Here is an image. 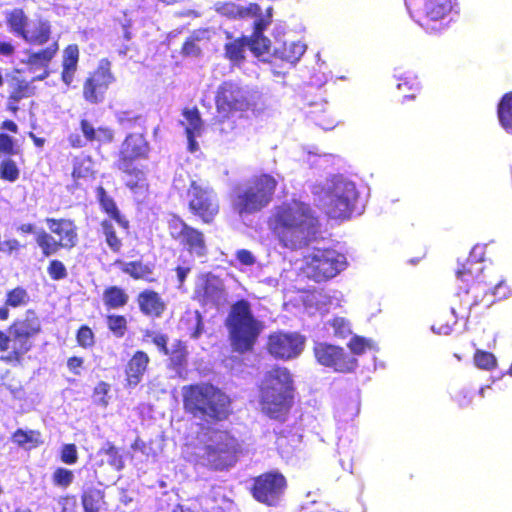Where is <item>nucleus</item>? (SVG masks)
I'll return each mask as SVG.
<instances>
[{
    "mask_svg": "<svg viewBox=\"0 0 512 512\" xmlns=\"http://www.w3.org/2000/svg\"><path fill=\"white\" fill-rule=\"evenodd\" d=\"M149 364V355L143 350H136L125 364V387L135 388L138 386L148 371Z\"/></svg>",
    "mask_w": 512,
    "mask_h": 512,
    "instance_id": "obj_26",
    "label": "nucleus"
},
{
    "mask_svg": "<svg viewBox=\"0 0 512 512\" xmlns=\"http://www.w3.org/2000/svg\"><path fill=\"white\" fill-rule=\"evenodd\" d=\"M36 93L32 80L14 77L11 82V90L8 96V110L13 113L18 111L17 103L23 99L30 98Z\"/></svg>",
    "mask_w": 512,
    "mask_h": 512,
    "instance_id": "obj_29",
    "label": "nucleus"
},
{
    "mask_svg": "<svg viewBox=\"0 0 512 512\" xmlns=\"http://www.w3.org/2000/svg\"><path fill=\"white\" fill-rule=\"evenodd\" d=\"M247 37L242 36L225 44V57L234 64H241L245 59Z\"/></svg>",
    "mask_w": 512,
    "mask_h": 512,
    "instance_id": "obj_43",
    "label": "nucleus"
},
{
    "mask_svg": "<svg viewBox=\"0 0 512 512\" xmlns=\"http://www.w3.org/2000/svg\"><path fill=\"white\" fill-rule=\"evenodd\" d=\"M483 247L474 246L463 263L456 270L458 280L457 292L449 310L437 315L432 330L437 334L447 335L473 306L480 305L488 292L491 269L483 265Z\"/></svg>",
    "mask_w": 512,
    "mask_h": 512,
    "instance_id": "obj_1",
    "label": "nucleus"
},
{
    "mask_svg": "<svg viewBox=\"0 0 512 512\" xmlns=\"http://www.w3.org/2000/svg\"><path fill=\"white\" fill-rule=\"evenodd\" d=\"M278 180L269 173L252 176L244 185L234 188L230 208L239 217L262 212L274 199Z\"/></svg>",
    "mask_w": 512,
    "mask_h": 512,
    "instance_id": "obj_8",
    "label": "nucleus"
},
{
    "mask_svg": "<svg viewBox=\"0 0 512 512\" xmlns=\"http://www.w3.org/2000/svg\"><path fill=\"white\" fill-rule=\"evenodd\" d=\"M260 95L258 91L239 80H225L215 92L217 115L213 118L215 129L221 134H231L237 129L234 115L239 117L257 108Z\"/></svg>",
    "mask_w": 512,
    "mask_h": 512,
    "instance_id": "obj_4",
    "label": "nucleus"
},
{
    "mask_svg": "<svg viewBox=\"0 0 512 512\" xmlns=\"http://www.w3.org/2000/svg\"><path fill=\"white\" fill-rule=\"evenodd\" d=\"M6 23L9 30L19 37L25 36L28 17L22 8H14L6 14Z\"/></svg>",
    "mask_w": 512,
    "mask_h": 512,
    "instance_id": "obj_41",
    "label": "nucleus"
},
{
    "mask_svg": "<svg viewBox=\"0 0 512 512\" xmlns=\"http://www.w3.org/2000/svg\"><path fill=\"white\" fill-rule=\"evenodd\" d=\"M305 338L297 332L276 331L268 335L267 352L275 359L296 358L304 348Z\"/></svg>",
    "mask_w": 512,
    "mask_h": 512,
    "instance_id": "obj_21",
    "label": "nucleus"
},
{
    "mask_svg": "<svg viewBox=\"0 0 512 512\" xmlns=\"http://www.w3.org/2000/svg\"><path fill=\"white\" fill-rule=\"evenodd\" d=\"M150 151V143L142 132L128 133L120 145L115 168L133 193H144L149 189L146 168L141 161L149 159Z\"/></svg>",
    "mask_w": 512,
    "mask_h": 512,
    "instance_id": "obj_6",
    "label": "nucleus"
},
{
    "mask_svg": "<svg viewBox=\"0 0 512 512\" xmlns=\"http://www.w3.org/2000/svg\"><path fill=\"white\" fill-rule=\"evenodd\" d=\"M182 115L187 121L185 133L191 145L195 144V137L199 136L203 130V121L201 119L199 109L194 106L191 108H184Z\"/></svg>",
    "mask_w": 512,
    "mask_h": 512,
    "instance_id": "obj_36",
    "label": "nucleus"
},
{
    "mask_svg": "<svg viewBox=\"0 0 512 512\" xmlns=\"http://www.w3.org/2000/svg\"><path fill=\"white\" fill-rule=\"evenodd\" d=\"M474 364L482 370H493L497 366V360L493 353L477 349L473 356Z\"/></svg>",
    "mask_w": 512,
    "mask_h": 512,
    "instance_id": "obj_52",
    "label": "nucleus"
},
{
    "mask_svg": "<svg viewBox=\"0 0 512 512\" xmlns=\"http://www.w3.org/2000/svg\"><path fill=\"white\" fill-rule=\"evenodd\" d=\"M167 230L170 238L190 255L203 257L207 254V243L203 231L188 224L180 215L170 214Z\"/></svg>",
    "mask_w": 512,
    "mask_h": 512,
    "instance_id": "obj_17",
    "label": "nucleus"
},
{
    "mask_svg": "<svg viewBox=\"0 0 512 512\" xmlns=\"http://www.w3.org/2000/svg\"><path fill=\"white\" fill-rule=\"evenodd\" d=\"M287 488L285 475L278 470H270L254 477L249 491L257 502L276 507L282 501Z\"/></svg>",
    "mask_w": 512,
    "mask_h": 512,
    "instance_id": "obj_16",
    "label": "nucleus"
},
{
    "mask_svg": "<svg viewBox=\"0 0 512 512\" xmlns=\"http://www.w3.org/2000/svg\"><path fill=\"white\" fill-rule=\"evenodd\" d=\"M30 301V296L26 288L22 286L14 287L6 292L5 305L10 308L26 306Z\"/></svg>",
    "mask_w": 512,
    "mask_h": 512,
    "instance_id": "obj_46",
    "label": "nucleus"
},
{
    "mask_svg": "<svg viewBox=\"0 0 512 512\" xmlns=\"http://www.w3.org/2000/svg\"><path fill=\"white\" fill-rule=\"evenodd\" d=\"M272 11L273 7L269 6L266 8L265 13L262 11L260 15L254 16L256 20L253 24V32L249 38H247V47L256 55L260 56L269 51L270 41L263 35V32L272 22Z\"/></svg>",
    "mask_w": 512,
    "mask_h": 512,
    "instance_id": "obj_25",
    "label": "nucleus"
},
{
    "mask_svg": "<svg viewBox=\"0 0 512 512\" xmlns=\"http://www.w3.org/2000/svg\"><path fill=\"white\" fill-rule=\"evenodd\" d=\"M20 178V168L11 157L0 161V179L4 182L14 183Z\"/></svg>",
    "mask_w": 512,
    "mask_h": 512,
    "instance_id": "obj_47",
    "label": "nucleus"
},
{
    "mask_svg": "<svg viewBox=\"0 0 512 512\" xmlns=\"http://www.w3.org/2000/svg\"><path fill=\"white\" fill-rule=\"evenodd\" d=\"M106 493L104 489L89 486L82 490L80 499L84 512H101L106 509Z\"/></svg>",
    "mask_w": 512,
    "mask_h": 512,
    "instance_id": "obj_33",
    "label": "nucleus"
},
{
    "mask_svg": "<svg viewBox=\"0 0 512 512\" xmlns=\"http://www.w3.org/2000/svg\"><path fill=\"white\" fill-rule=\"evenodd\" d=\"M100 453L107 456V463L114 470L121 471L124 468L125 462L123 456L112 442H106L105 446L101 448Z\"/></svg>",
    "mask_w": 512,
    "mask_h": 512,
    "instance_id": "obj_49",
    "label": "nucleus"
},
{
    "mask_svg": "<svg viewBox=\"0 0 512 512\" xmlns=\"http://www.w3.org/2000/svg\"><path fill=\"white\" fill-rule=\"evenodd\" d=\"M115 264L119 265L121 271L129 275L133 280H141L148 283L157 282V278L153 276L154 267L151 264H145L140 260L130 262H122L121 260H116Z\"/></svg>",
    "mask_w": 512,
    "mask_h": 512,
    "instance_id": "obj_30",
    "label": "nucleus"
},
{
    "mask_svg": "<svg viewBox=\"0 0 512 512\" xmlns=\"http://www.w3.org/2000/svg\"><path fill=\"white\" fill-rule=\"evenodd\" d=\"M79 125L84 139L77 134H70L68 136V142L73 148H82L87 143L93 142H96L99 145H107L115 140V132L108 126H99L98 128H95L93 123L86 118H82Z\"/></svg>",
    "mask_w": 512,
    "mask_h": 512,
    "instance_id": "obj_23",
    "label": "nucleus"
},
{
    "mask_svg": "<svg viewBox=\"0 0 512 512\" xmlns=\"http://www.w3.org/2000/svg\"><path fill=\"white\" fill-rule=\"evenodd\" d=\"M209 443L203 453L195 459V464L213 471H223L234 466L238 460L240 444L227 430L213 429Z\"/></svg>",
    "mask_w": 512,
    "mask_h": 512,
    "instance_id": "obj_10",
    "label": "nucleus"
},
{
    "mask_svg": "<svg viewBox=\"0 0 512 512\" xmlns=\"http://www.w3.org/2000/svg\"><path fill=\"white\" fill-rule=\"evenodd\" d=\"M110 391V384L105 381H99L93 389V397L96 403L103 407H107L109 404L108 394Z\"/></svg>",
    "mask_w": 512,
    "mask_h": 512,
    "instance_id": "obj_57",
    "label": "nucleus"
},
{
    "mask_svg": "<svg viewBox=\"0 0 512 512\" xmlns=\"http://www.w3.org/2000/svg\"><path fill=\"white\" fill-rule=\"evenodd\" d=\"M90 155L80 154L72 159L71 177L75 186L80 187L96 179L97 171Z\"/></svg>",
    "mask_w": 512,
    "mask_h": 512,
    "instance_id": "obj_27",
    "label": "nucleus"
},
{
    "mask_svg": "<svg viewBox=\"0 0 512 512\" xmlns=\"http://www.w3.org/2000/svg\"><path fill=\"white\" fill-rule=\"evenodd\" d=\"M181 396L185 413L207 424L224 422L232 414L230 396L210 382L184 385Z\"/></svg>",
    "mask_w": 512,
    "mask_h": 512,
    "instance_id": "obj_3",
    "label": "nucleus"
},
{
    "mask_svg": "<svg viewBox=\"0 0 512 512\" xmlns=\"http://www.w3.org/2000/svg\"><path fill=\"white\" fill-rule=\"evenodd\" d=\"M206 29L194 31L183 43L181 47V54L184 57H199L201 56L202 50L199 46V42L206 39Z\"/></svg>",
    "mask_w": 512,
    "mask_h": 512,
    "instance_id": "obj_44",
    "label": "nucleus"
},
{
    "mask_svg": "<svg viewBox=\"0 0 512 512\" xmlns=\"http://www.w3.org/2000/svg\"><path fill=\"white\" fill-rule=\"evenodd\" d=\"M225 326L231 347L239 354L253 351L264 328L263 323L255 318L251 304L246 299H239L231 305Z\"/></svg>",
    "mask_w": 512,
    "mask_h": 512,
    "instance_id": "obj_9",
    "label": "nucleus"
},
{
    "mask_svg": "<svg viewBox=\"0 0 512 512\" xmlns=\"http://www.w3.org/2000/svg\"><path fill=\"white\" fill-rule=\"evenodd\" d=\"M39 437L40 432L38 431H25L19 428L12 434V441L19 447H26L27 444H31V447H37L41 444Z\"/></svg>",
    "mask_w": 512,
    "mask_h": 512,
    "instance_id": "obj_48",
    "label": "nucleus"
},
{
    "mask_svg": "<svg viewBox=\"0 0 512 512\" xmlns=\"http://www.w3.org/2000/svg\"><path fill=\"white\" fill-rule=\"evenodd\" d=\"M99 225V235L104 239L107 247L113 253H120L123 247V241L122 238L118 236L112 220L103 219Z\"/></svg>",
    "mask_w": 512,
    "mask_h": 512,
    "instance_id": "obj_37",
    "label": "nucleus"
},
{
    "mask_svg": "<svg viewBox=\"0 0 512 512\" xmlns=\"http://www.w3.org/2000/svg\"><path fill=\"white\" fill-rule=\"evenodd\" d=\"M74 473L65 467H57L51 475L52 484L61 489H67L74 481Z\"/></svg>",
    "mask_w": 512,
    "mask_h": 512,
    "instance_id": "obj_51",
    "label": "nucleus"
},
{
    "mask_svg": "<svg viewBox=\"0 0 512 512\" xmlns=\"http://www.w3.org/2000/svg\"><path fill=\"white\" fill-rule=\"evenodd\" d=\"M348 347L355 354H362L366 351L368 343L366 340L359 336H354L350 339Z\"/></svg>",
    "mask_w": 512,
    "mask_h": 512,
    "instance_id": "obj_59",
    "label": "nucleus"
},
{
    "mask_svg": "<svg viewBox=\"0 0 512 512\" xmlns=\"http://www.w3.org/2000/svg\"><path fill=\"white\" fill-rule=\"evenodd\" d=\"M313 354L317 363L338 373H350L357 367V360L343 347L327 342H316Z\"/></svg>",
    "mask_w": 512,
    "mask_h": 512,
    "instance_id": "obj_20",
    "label": "nucleus"
},
{
    "mask_svg": "<svg viewBox=\"0 0 512 512\" xmlns=\"http://www.w3.org/2000/svg\"><path fill=\"white\" fill-rule=\"evenodd\" d=\"M191 271V268L190 267H184V266H177L175 268V272H176V275H177V281H178V285L179 287H181L184 282L186 281V278L188 276V274L190 273Z\"/></svg>",
    "mask_w": 512,
    "mask_h": 512,
    "instance_id": "obj_64",
    "label": "nucleus"
},
{
    "mask_svg": "<svg viewBox=\"0 0 512 512\" xmlns=\"http://www.w3.org/2000/svg\"><path fill=\"white\" fill-rule=\"evenodd\" d=\"M217 11L230 18L253 17L260 15L261 6L257 3H250L246 7H239L233 3H222L217 7Z\"/></svg>",
    "mask_w": 512,
    "mask_h": 512,
    "instance_id": "obj_40",
    "label": "nucleus"
},
{
    "mask_svg": "<svg viewBox=\"0 0 512 512\" xmlns=\"http://www.w3.org/2000/svg\"><path fill=\"white\" fill-rule=\"evenodd\" d=\"M237 260L246 266H251L255 263L253 254L247 249H240L236 252Z\"/></svg>",
    "mask_w": 512,
    "mask_h": 512,
    "instance_id": "obj_63",
    "label": "nucleus"
},
{
    "mask_svg": "<svg viewBox=\"0 0 512 512\" xmlns=\"http://www.w3.org/2000/svg\"><path fill=\"white\" fill-rule=\"evenodd\" d=\"M79 48L76 44H70L65 47L62 58L61 81L70 87L75 79L78 69Z\"/></svg>",
    "mask_w": 512,
    "mask_h": 512,
    "instance_id": "obj_31",
    "label": "nucleus"
},
{
    "mask_svg": "<svg viewBox=\"0 0 512 512\" xmlns=\"http://www.w3.org/2000/svg\"><path fill=\"white\" fill-rule=\"evenodd\" d=\"M497 116L502 128L512 134V91L502 96L497 106Z\"/></svg>",
    "mask_w": 512,
    "mask_h": 512,
    "instance_id": "obj_42",
    "label": "nucleus"
},
{
    "mask_svg": "<svg viewBox=\"0 0 512 512\" xmlns=\"http://www.w3.org/2000/svg\"><path fill=\"white\" fill-rule=\"evenodd\" d=\"M267 229L279 246L291 251L309 246L318 239L321 223L312 207L289 199L273 206L266 220Z\"/></svg>",
    "mask_w": 512,
    "mask_h": 512,
    "instance_id": "obj_2",
    "label": "nucleus"
},
{
    "mask_svg": "<svg viewBox=\"0 0 512 512\" xmlns=\"http://www.w3.org/2000/svg\"><path fill=\"white\" fill-rule=\"evenodd\" d=\"M96 197L101 211L107 214L110 220L115 221L124 230L130 228L129 220L121 214L115 200L107 194L103 186L96 188Z\"/></svg>",
    "mask_w": 512,
    "mask_h": 512,
    "instance_id": "obj_28",
    "label": "nucleus"
},
{
    "mask_svg": "<svg viewBox=\"0 0 512 512\" xmlns=\"http://www.w3.org/2000/svg\"><path fill=\"white\" fill-rule=\"evenodd\" d=\"M195 320V326L189 332V336L192 339H198L204 330L203 318L199 311H195Z\"/></svg>",
    "mask_w": 512,
    "mask_h": 512,
    "instance_id": "obj_62",
    "label": "nucleus"
},
{
    "mask_svg": "<svg viewBox=\"0 0 512 512\" xmlns=\"http://www.w3.org/2000/svg\"><path fill=\"white\" fill-rule=\"evenodd\" d=\"M102 300L106 310H117L125 307L129 302V295L124 288L111 285L103 290Z\"/></svg>",
    "mask_w": 512,
    "mask_h": 512,
    "instance_id": "obj_35",
    "label": "nucleus"
},
{
    "mask_svg": "<svg viewBox=\"0 0 512 512\" xmlns=\"http://www.w3.org/2000/svg\"><path fill=\"white\" fill-rule=\"evenodd\" d=\"M47 274L53 281H61L67 278L68 271L65 264L59 259H51L47 265Z\"/></svg>",
    "mask_w": 512,
    "mask_h": 512,
    "instance_id": "obj_54",
    "label": "nucleus"
},
{
    "mask_svg": "<svg viewBox=\"0 0 512 512\" xmlns=\"http://www.w3.org/2000/svg\"><path fill=\"white\" fill-rule=\"evenodd\" d=\"M19 147L13 137L6 133H0V157H11L19 154Z\"/></svg>",
    "mask_w": 512,
    "mask_h": 512,
    "instance_id": "obj_55",
    "label": "nucleus"
},
{
    "mask_svg": "<svg viewBox=\"0 0 512 512\" xmlns=\"http://www.w3.org/2000/svg\"><path fill=\"white\" fill-rule=\"evenodd\" d=\"M412 17L427 32L444 28V20L453 8L452 0H416L406 3Z\"/></svg>",
    "mask_w": 512,
    "mask_h": 512,
    "instance_id": "obj_15",
    "label": "nucleus"
},
{
    "mask_svg": "<svg viewBox=\"0 0 512 512\" xmlns=\"http://www.w3.org/2000/svg\"><path fill=\"white\" fill-rule=\"evenodd\" d=\"M294 442H295V440H294L293 436H290V435H287L284 433H279L277 435L276 441H275L276 449H277L278 453L283 458L291 457L295 451Z\"/></svg>",
    "mask_w": 512,
    "mask_h": 512,
    "instance_id": "obj_53",
    "label": "nucleus"
},
{
    "mask_svg": "<svg viewBox=\"0 0 512 512\" xmlns=\"http://www.w3.org/2000/svg\"><path fill=\"white\" fill-rule=\"evenodd\" d=\"M66 364L72 374L79 376L84 365V359L79 356H71L67 359Z\"/></svg>",
    "mask_w": 512,
    "mask_h": 512,
    "instance_id": "obj_60",
    "label": "nucleus"
},
{
    "mask_svg": "<svg viewBox=\"0 0 512 512\" xmlns=\"http://www.w3.org/2000/svg\"><path fill=\"white\" fill-rule=\"evenodd\" d=\"M347 266L346 257L334 248H313L304 256L303 271L315 282L328 281Z\"/></svg>",
    "mask_w": 512,
    "mask_h": 512,
    "instance_id": "obj_12",
    "label": "nucleus"
},
{
    "mask_svg": "<svg viewBox=\"0 0 512 512\" xmlns=\"http://www.w3.org/2000/svg\"><path fill=\"white\" fill-rule=\"evenodd\" d=\"M77 447L73 443L64 444L60 451V459L67 465H74L78 461Z\"/></svg>",
    "mask_w": 512,
    "mask_h": 512,
    "instance_id": "obj_58",
    "label": "nucleus"
},
{
    "mask_svg": "<svg viewBox=\"0 0 512 512\" xmlns=\"http://www.w3.org/2000/svg\"><path fill=\"white\" fill-rule=\"evenodd\" d=\"M49 232L41 229L36 233L35 242L43 257H50L61 250L70 251L79 242L78 227L71 218H45Z\"/></svg>",
    "mask_w": 512,
    "mask_h": 512,
    "instance_id": "obj_11",
    "label": "nucleus"
},
{
    "mask_svg": "<svg viewBox=\"0 0 512 512\" xmlns=\"http://www.w3.org/2000/svg\"><path fill=\"white\" fill-rule=\"evenodd\" d=\"M59 504L61 505V512H74L77 505L76 497L72 494L61 496Z\"/></svg>",
    "mask_w": 512,
    "mask_h": 512,
    "instance_id": "obj_61",
    "label": "nucleus"
},
{
    "mask_svg": "<svg viewBox=\"0 0 512 512\" xmlns=\"http://www.w3.org/2000/svg\"><path fill=\"white\" fill-rule=\"evenodd\" d=\"M329 325L333 329V335L337 338L344 339L351 334L350 324L343 317H334L329 321Z\"/></svg>",
    "mask_w": 512,
    "mask_h": 512,
    "instance_id": "obj_56",
    "label": "nucleus"
},
{
    "mask_svg": "<svg viewBox=\"0 0 512 512\" xmlns=\"http://www.w3.org/2000/svg\"><path fill=\"white\" fill-rule=\"evenodd\" d=\"M189 213L204 225L215 222L220 213V201L215 190L207 185L192 180L185 192Z\"/></svg>",
    "mask_w": 512,
    "mask_h": 512,
    "instance_id": "obj_13",
    "label": "nucleus"
},
{
    "mask_svg": "<svg viewBox=\"0 0 512 512\" xmlns=\"http://www.w3.org/2000/svg\"><path fill=\"white\" fill-rule=\"evenodd\" d=\"M261 412L275 420H285L295 397L293 375L287 367L275 365L267 370L257 385Z\"/></svg>",
    "mask_w": 512,
    "mask_h": 512,
    "instance_id": "obj_5",
    "label": "nucleus"
},
{
    "mask_svg": "<svg viewBox=\"0 0 512 512\" xmlns=\"http://www.w3.org/2000/svg\"><path fill=\"white\" fill-rule=\"evenodd\" d=\"M116 81L111 62L107 58L99 61L96 68L88 73L82 84V97L92 105L102 103L109 87Z\"/></svg>",
    "mask_w": 512,
    "mask_h": 512,
    "instance_id": "obj_19",
    "label": "nucleus"
},
{
    "mask_svg": "<svg viewBox=\"0 0 512 512\" xmlns=\"http://www.w3.org/2000/svg\"><path fill=\"white\" fill-rule=\"evenodd\" d=\"M142 341H150L161 354L168 357V368L173 370L179 377H185L189 353L184 341L180 339L174 340L172 347L169 348L168 335L150 329L142 331Z\"/></svg>",
    "mask_w": 512,
    "mask_h": 512,
    "instance_id": "obj_18",
    "label": "nucleus"
},
{
    "mask_svg": "<svg viewBox=\"0 0 512 512\" xmlns=\"http://www.w3.org/2000/svg\"><path fill=\"white\" fill-rule=\"evenodd\" d=\"M490 280L493 283L488 285V292L481 303L485 307H490L495 302L507 299L511 295V289L504 280H499L497 277H490Z\"/></svg>",
    "mask_w": 512,
    "mask_h": 512,
    "instance_id": "obj_38",
    "label": "nucleus"
},
{
    "mask_svg": "<svg viewBox=\"0 0 512 512\" xmlns=\"http://www.w3.org/2000/svg\"><path fill=\"white\" fill-rule=\"evenodd\" d=\"M306 47L300 42H283L274 49L273 57L294 65L305 53Z\"/></svg>",
    "mask_w": 512,
    "mask_h": 512,
    "instance_id": "obj_34",
    "label": "nucleus"
},
{
    "mask_svg": "<svg viewBox=\"0 0 512 512\" xmlns=\"http://www.w3.org/2000/svg\"><path fill=\"white\" fill-rule=\"evenodd\" d=\"M192 299L204 308L219 307L226 299L223 280L210 272L201 275L194 287Z\"/></svg>",
    "mask_w": 512,
    "mask_h": 512,
    "instance_id": "obj_22",
    "label": "nucleus"
},
{
    "mask_svg": "<svg viewBox=\"0 0 512 512\" xmlns=\"http://www.w3.org/2000/svg\"><path fill=\"white\" fill-rule=\"evenodd\" d=\"M358 192L353 182L336 179L326 192L325 212L333 219H348L355 209Z\"/></svg>",
    "mask_w": 512,
    "mask_h": 512,
    "instance_id": "obj_14",
    "label": "nucleus"
},
{
    "mask_svg": "<svg viewBox=\"0 0 512 512\" xmlns=\"http://www.w3.org/2000/svg\"><path fill=\"white\" fill-rule=\"evenodd\" d=\"M59 51L58 41L51 42L47 47L29 52L24 64L30 69L48 68Z\"/></svg>",
    "mask_w": 512,
    "mask_h": 512,
    "instance_id": "obj_32",
    "label": "nucleus"
},
{
    "mask_svg": "<svg viewBox=\"0 0 512 512\" xmlns=\"http://www.w3.org/2000/svg\"><path fill=\"white\" fill-rule=\"evenodd\" d=\"M51 33V24L47 20H40L31 32L26 31L22 39L30 45L42 46L50 40Z\"/></svg>",
    "mask_w": 512,
    "mask_h": 512,
    "instance_id": "obj_39",
    "label": "nucleus"
},
{
    "mask_svg": "<svg viewBox=\"0 0 512 512\" xmlns=\"http://www.w3.org/2000/svg\"><path fill=\"white\" fill-rule=\"evenodd\" d=\"M41 332V319L32 309L15 319L8 332L0 329V362L11 367L21 366L25 355L34 347V339Z\"/></svg>",
    "mask_w": 512,
    "mask_h": 512,
    "instance_id": "obj_7",
    "label": "nucleus"
},
{
    "mask_svg": "<svg viewBox=\"0 0 512 512\" xmlns=\"http://www.w3.org/2000/svg\"><path fill=\"white\" fill-rule=\"evenodd\" d=\"M135 302L140 314L150 320L161 319L168 309V302L163 295L151 288L140 290Z\"/></svg>",
    "mask_w": 512,
    "mask_h": 512,
    "instance_id": "obj_24",
    "label": "nucleus"
},
{
    "mask_svg": "<svg viewBox=\"0 0 512 512\" xmlns=\"http://www.w3.org/2000/svg\"><path fill=\"white\" fill-rule=\"evenodd\" d=\"M76 343L82 349H91L96 344V335L87 324L81 325L75 333Z\"/></svg>",
    "mask_w": 512,
    "mask_h": 512,
    "instance_id": "obj_50",
    "label": "nucleus"
},
{
    "mask_svg": "<svg viewBox=\"0 0 512 512\" xmlns=\"http://www.w3.org/2000/svg\"><path fill=\"white\" fill-rule=\"evenodd\" d=\"M105 323L108 331L117 339L123 338L128 332V320L122 314H107Z\"/></svg>",
    "mask_w": 512,
    "mask_h": 512,
    "instance_id": "obj_45",
    "label": "nucleus"
}]
</instances>
